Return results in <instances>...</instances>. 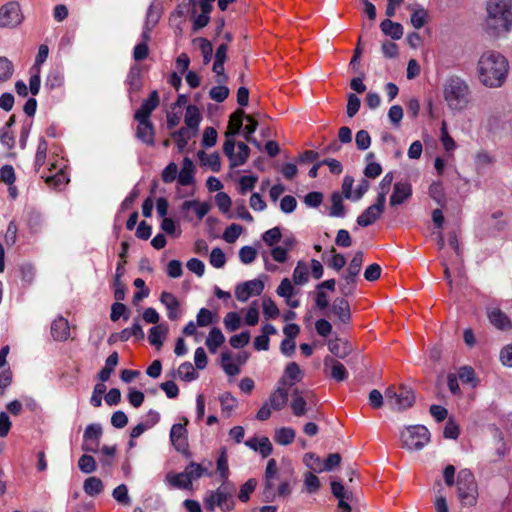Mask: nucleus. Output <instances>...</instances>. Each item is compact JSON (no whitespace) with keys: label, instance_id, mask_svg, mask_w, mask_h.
I'll list each match as a JSON object with an SVG mask.
<instances>
[{"label":"nucleus","instance_id":"f257e3e1","mask_svg":"<svg viewBox=\"0 0 512 512\" xmlns=\"http://www.w3.org/2000/svg\"><path fill=\"white\" fill-rule=\"evenodd\" d=\"M508 71V60L497 51L483 52L477 62L478 79L488 88L501 87L507 79Z\"/></svg>","mask_w":512,"mask_h":512},{"label":"nucleus","instance_id":"f03ea898","mask_svg":"<svg viewBox=\"0 0 512 512\" xmlns=\"http://www.w3.org/2000/svg\"><path fill=\"white\" fill-rule=\"evenodd\" d=\"M484 20L485 31L500 36L512 29V0H487Z\"/></svg>","mask_w":512,"mask_h":512},{"label":"nucleus","instance_id":"7ed1b4c3","mask_svg":"<svg viewBox=\"0 0 512 512\" xmlns=\"http://www.w3.org/2000/svg\"><path fill=\"white\" fill-rule=\"evenodd\" d=\"M444 100L452 111H462L470 106L472 95L468 83L460 77H450L443 88Z\"/></svg>","mask_w":512,"mask_h":512},{"label":"nucleus","instance_id":"20e7f679","mask_svg":"<svg viewBox=\"0 0 512 512\" xmlns=\"http://www.w3.org/2000/svg\"><path fill=\"white\" fill-rule=\"evenodd\" d=\"M235 488L227 482L222 484L216 490H209L204 497V507L207 511L213 512L219 508L222 512L230 511L234 507Z\"/></svg>","mask_w":512,"mask_h":512},{"label":"nucleus","instance_id":"39448f33","mask_svg":"<svg viewBox=\"0 0 512 512\" xmlns=\"http://www.w3.org/2000/svg\"><path fill=\"white\" fill-rule=\"evenodd\" d=\"M385 400L392 410L402 411L413 406L415 395L412 389L405 385L389 386L385 390Z\"/></svg>","mask_w":512,"mask_h":512},{"label":"nucleus","instance_id":"423d86ee","mask_svg":"<svg viewBox=\"0 0 512 512\" xmlns=\"http://www.w3.org/2000/svg\"><path fill=\"white\" fill-rule=\"evenodd\" d=\"M331 492L337 501L336 512H352L354 506L359 503V494L344 482H331Z\"/></svg>","mask_w":512,"mask_h":512},{"label":"nucleus","instance_id":"0eeeda50","mask_svg":"<svg viewBox=\"0 0 512 512\" xmlns=\"http://www.w3.org/2000/svg\"><path fill=\"white\" fill-rule=\"evenodd\" d=\"M24 20V16L17 1H9L0 7V29H14Z\"/></svg>","mask_w":512,"mask_h":512},{"label":"nucleus","instance_id":"6e6552de","mask_svg":"<svg viewBox=\"0 0 512 512\" xmlns=\"http://www.w3.org/2000/svg\"><path fill=\"white\" fill-rule=\"evenodd\" d=\"M235 141L233 139H226L223 145V151L230 161L232 168L243 165L250 154V148L243 142L237 144L238 151L235 153Z\"/></svg>","mask_w":512,"mask_h":512},{"label":"nucleus","instance_id":"1a4fd4ad","mask_svg":"<svg viewBox=\"0 0 512 512\" xmlns=\"http://www.w3.org/2000/svg\"><path fill=\"white\" fill-rule=\"evenodd\" d=\"M448 486L456 484L458 498L463 506H474L477 503V482H446Z\"/></svg>","mask_w":512,"mask_h":512},{"label":"nucleus","instance_id":"9d476101","mask_svg":"<svg viewBox=\"0 0 512 512\" xmlns=\"http://www.w3.org/2000/svg\"><path fill=\"white\" fill-rule=\"evenodd\" d=\"M103 434L102 426L98 423L87 425L83 434L82 450L97 453L100 446V438Z\"/></svg>","mask_w":512,"mask_h":512},{"label":"nucleus","instance_id":"9b49d317","mask_svg":"<svg viewBox=\"0 0 512 512\" xmlns=\"http://www.w3.org/2000/svg\"><path fill=\"white\" fill-rule=\"evenodd\" d=\"M264 290V283L261 280L254 279L243 282L236 286L235 297L240 302H246L251 296H258Z\"/></svg>","mask_w":512,"mask_h":512},{"label":"nucleus","instance_id":"f8f14e48","mask_svg":"<svg viewBox=\"0 0 512 512\" xmlns=\"http://www.w3.org/2000/svg\"><path fill=\"white\" fill-rule=\"evenodd\" d=\"M290 494L288 482H264L262 489V499L265 502H271L276 497H285Z\"/></svg>","mask_w":512,"mask_h":512},{"label":"nucleus","instance_id":"ddd939ff","mask_svg":"<svg viewBox=\"0 0 512 512\" xmlns=\"http://www.w3.org/2000/svg\"><path fill=\"white\" fill-rule=\"evenodd\" d=\"M385 203L384 201L380 202L377 198L374 204L367 207L363 213L357 217V224L362 227H367L375 223L381 217Z\"/></svg>","mask_w":512,"mask_h":512},{"label":"nucleus","instance_id":"4468645a","mask_svg":"<svg viewBox=\"0 0 512 512\" xmlns=\"http://www.w3.org/2000/svg\"><path fill=\"white\" fill-rule=\"evenodd\" d=\"M187 423L188 420L184 418V424H174L170 430V440L175 449L179 452H184L188 447L187 430L185 428Z\"/></svg>","mask_w":512,"mask_h":512},{"label":"nucleus","instance_id":"2eb2a0df","mask_svg":"<svg viewBox=\"0 0 512 512\" xmlns=\"http://www.w3.org/2000/svg\"><path fill=\"white\" fill-rule=\"evenodd\" d=\"M330 315H333L338 323L348 324L351 320V311L349 302L342 297L334 299L331 308Z\"/></svg>","mask_w":512,"mask_h":512},{"label":"nucleus","instance_id":"dca6fc26","mask_svg":"<svg viewBox=\"0 0 512 512\" xmlns=\"http://www.w3.org/2000/svg\"><path fill=\"white\" fill-rule=\"evenodd\" d=\"M138 122L136 137L143 143L153 146L155 143V128L150 119H135Z\"/></svg>","mask_w":512,"mask_h":512},{"label":"nucleus","instance_id":"f3484780","mask_svg":"<svg viewBox=\"0 0 512 512\" xmlns=\"http://www.w3.org/2000/svg\"><path fill=\"white\" fill-rule=\"evenodd\" d=\"M160 103L159 94L156 90L152 91L147 99H145L140 108L135 112L134 119H150L152 112Z\"/></svg>","mask_w":512,"mask_h":512},{"label":"nucleus","instance_id":"a211bd4d","mask_svg":"<svg viewBox=\"0 0 512 512\" xmlns=\"http://www.w3.org/2000/svg\"><path fill=\"white\" fill-rule=\"evenodd\" d=\"M418 425L406 427L400 434L401 445L409 451L420 450V438L417 436Z\"/></svg>","mask_w":512,"mask_h":512},{"label":"nucleus","instance_id":"6ab92c4d","mask_svg":"<svg viewBox=\"0 0 512 512\" xmlns=\"http://www.w3.org/2000/svg\"><path fill=\"white\" fill-rule=\"evenodd\" d=\"M287 402L288 388L278 383L277 387L270 394L267 403L273 410L280 411L286 406Z\"/></svg>","mask_w":512,"mask_h":512},{"label":"nucleus","instance_id":"aec40b11","mask_svg":"<svg viewBox=\"0 0 512 512\" xmlns=\"http://www.w3.org/2000/svg\"><path fill=\"white\" fill-rule=\"evenodd\" d=\"M303 373L296 362H290L285 370L283 376L278 383L287 388H290L295 382L301 381Z\"/></svg>","mask_w":512,"mask_h":512},{"label":"nucleus","instance_id":"412c9836","mask_svg":"<svg viewBox=\"0 0 512 512\" xmlns=\"http://www.w3.org/2000/svg\"><path fill=\"white\" fill-rule=\"evenodd\" d=\"M203 476H210L209 473H207V469L204 468L201 464L191 462L184 470V472L178 474L177 476L170 478L167 477V480H196L198 478H201Z\"/></svg>","mask_w":512,"mask_h":512},{"label":"nucleus","instance_id":"4be33fe9","mask_svg":"<svg viewBox=\"0 0 512 512\" xmlns=\"http://www.w3.org/2000/svg\"><path fill=\"white\" fill-rule=\"evenodd\" d=\"M412 194L411 185L407 182H397L394 184L393 193L390 197V205L397 206L410 198Z\"/></svg>","mask_w":512,"mask_h":512},{"label":"nucleus","instance_id":"5701e85b","mask_svg":"<svg viewBox=\"0 0 512 512\" xmlns=\"http://www.w3.org/2000/svg\"><path fill=\"white\" fill-rule=\"evenodd\" d=\"M51 335L56 341H65L70 336L68 320L62 316L56 318L51 325Z\"/></svg>","mask_w":512,"mask_h":512},{"label":"nucleus","instance_id":"b1692460","mask_svg":"<svg viewBox=\"0 0 512 512\" xmlns=\"http://www.w3.org/2000/svg\"><path fill=\"white\" fill-rule=\"evenodd\" d=\"M324 367L330 369V377L338 382L347 378L348 374L345 366L331 356L324 358Z\"/></svg>","mask_w":512,"mask_h":512},{"label":"nucleus","instance_id":"393cba45","mask_svg":"<svg viewBox=\"0 0 512 512\" xmlns=\"http://www.w3.org/2000/svg\"><path fill=\"white\" fill-rule=\"evenodd\" d=\"M160 301L168 310V318L177 320L180 316L178 299L172 293L164 291L160 296Z\"/></svg>","mask_w":512,"mask_h":512},{"label":"nucleus","instance_id":"a878e982","mask_svg":"<svg viewBox=\"0 0 512 512\" xmlns=\"http://www.w3.org/2000/svg\"><path fill=\"white\" fill-rule=\"evenodd\" d=\"M245 444L251 449L258 451L262 457H268L273 450L272 444L267 437H253L248 439Z\"/></svg>","mask_w":512,"mask_h":512},{"label":"nucleus","instance_id":"bb28decb","mask_svg":"<svg viewBox=\"0 0 512 512\" xmlns=\"http://www.w3.org/2000/svg\"><path fill=\"white\" fill-rule=\"evenodd\" d=\"M178 182L182 186H188L194 182V164L188 157L183 159L182 168L178 172Z\"/></svg>","mask_w":512,"mask_h":512},{"label":"nucleus","instance_id":"cd10ccee","mask_svg":"<svg viewBox=\"0 0 512 512\" xmlns=\"http://www.w3.org/2000/svg\"><path fill=\"white\" fill-rule=\"evenodd\" d=\"M291 410L296 417H301L306 415L307 408V400L303 396L302 392L299 389H295L292 393V401L290 403Z\"/></svg>","mask_w":512,"mask_h":512},{"label":"nucleus","instance_id":"c85d7f7f","mask_svg":"<svg viewBox=\"0 0 512 512\" xmlns=\"http://www.w3.org/2000/svg\"><path fill=\"white\" fill-rule=\"evenodd\" d=\"M490 322L498 329L506 330L511 328V321L507 315L498 308L488 310Z\"/></svg>","mask_w":512,"mask_h":512},{"label":"nucleus","instance_id":"c756f323","mask_svg":"<svg viewBox=\"0 0 512 512\" xmlns=\"http://www.w3.org/2000/svg\"><path fill=\"white\" fill-rule=\"evenodd\" d=\"M380 29L386 36L391 37L393 40H399L403 36V26L398 22L385 19L380 24Z\"/></svg>","mask_w":512,"mask_h":512},{"label":"nucleus","instance_id":"7c9ffc66","mask_svg":"<svg viewBox=\"0 0 512 512\" xmlns=\"http://www.w3.org/2000/svg\"><path fill=\"white\" fill-rule=\"evenodd\" d=\"M245 113L242 109L236 110L231 116L228 124V130L225 133L226 139H232L231 137L239 133L243 125V119H245Z\"/></svg>","mask_w":512,"mask_h":512},{"label":"nucleus","instance_id":"2f4dec72","mask_svg":"<svg viewBox=\"0 0 512 512\" xmlns=\"http://www.w3.org/2000/svg\"><path fill=\"white\" fill-rule=\"evenodd\" d=\"M225 342V337L221 330L214 327L210 330L205 344L211 353H216L218 348Z\"/></svg>","mask_w":512,"mask_h":512},{"label":"nucleus","instance_id":"473e14b6","mask_svg":"<svg viewBox=\"0 0 512 512\" xmlns=\"http://www.w3.org/2000/svg\"><path fill=\"white\" fill-rule=\"evenodd\" d=\"M201 165L209 167L213 172H219L221 169V161L218 153L207 154L204 151L197 153Z\"/></svg>","mask_w":512,"mask_h":512},{"label":"nucleus","instance_id":"72a5a7b5","mask_svg":"<svg viewBox=\"0 0 512 512\" xmlns=\"http://www.w3.org/2000/svg\"><path fill=\"white\" fill-rule=\"evenodd\" d=\"M168 333V327L164 324L153 326L148 335L149 343L160 349L163 345L162 338Z\"/></svg>","mask_w":512,"mask_h":512},{"label":"nucleus","instance_id":"f704fd0d","mask_svg":"<svg viewBox=\"0 0 512 512\" xmlns=\"http://www.w3.org/2000/svg\"><path fill=\"white\" fill-rule=\"evenodd\" d=\"M184 120H185V124L187 127L197 131L199 123L201 121V115H200V111H199L198 107L195 105H189L186 108Z\"/></svg>","mask_w":512,"mask_h":512},{"label":"nucleus","instance_id":"c9c22d12","mask_svg":"<svg viewBox=\"0 0 512 512\" xmlns=\"http://www.w3.org/2000/svg\"><path fill=\"white\" fill-rule=\"evenodd\" d=\"M408 8L412 11L411 15V24L415 29H421L427 22L428 12L424 8H414L412 6H408Z\"/></svg>","mask_w":512,"mask_h":512},{"label":"nucleus","instance_id":"e433bc0d","mask_svg":"<svg viewBox=\"0 0 512 512\" xmlns=\"http://www.w3.org/2000/svg\"><path fill=\"white\" fill-rule=\"evenodd\" d=\"M197 131L189 127H182L177 132H174L172 137L176 140L178 148L183 149L188 144V141L195 136Z\"/></svg>","mask_w":512,"mask_h":512},{"label":"nucleus","instance_id":"4c0bfd02","mask_svg":"<svg viewBox=\"0 0 512 512\" xmlns=\"http://www.w3.org/2000/svg\"><path fill=\"white\" fill-rule=\"evenodd\" d=\"M221 410L226 417H230L231 413L238 405L237 399L229 392L220 396Z\"/></svg>","mask_w":512,"mask_h":512},{"label":"nucleus","instance_id":"58836bf2","mask_svg":"<svg viewBox=\"0 0 512 512\" xmlns=\"http://www.w3.org/2000/svg\"><path fill=\"white\" fill-rule=\"evenodd\" d=\"M295 430L290 427H282L275 431L274 440L280 445H289L295 439Z\"/></svg>","mask_w":512,"mask_h":512},{"label":"nucleus","instance_id":"ea45409f","mask_svg":"<svg viewBox=\"0 0 512 512\" xmlns=\"http://www.w3.org/2000/svg\"><path fill=\"white\" fill-rule=\"evenodd\" d=\"M177 374L181 380L186 382H191L198 378V373L190 362L182 363L177 370Z\"/></svg>","mask_w":512,"mask_h":512},{"label":"nucleus","instance_id":"a19ab883","mask_svg":"<svg viewBox=\"0 0 512 512\" xmlns=\"http://www.w3.org/2000/svg\"><path fill=\"white\" fill-rule=\"evenodd\" d=\"M99 453V461L103 466H111L114 462L115 454H116V446H108L104 445L100 450L98 449Z\"/></svg>","mask_w":512,"mask_h":512},{"label":"nucleus","instance_id":"79ce46f5","mask_svg":"<svg viewBox=\"0 0 512 512\" xmlns=\"http://www.w3.org/2000/svg\"><path fill=\"white\" fill-rule=\"evenodd\" d=\"M309 271L307 265L299 261L293 271V281L297 285H303L308 281Z\"/></svg>","mask_w":512,"mask_h":512},{"label":"nucleus","instance_id":"37998d69","mask_svg":"<svg viewBox=\"0 0 512 512\" xmlns=\"http://www.w3.org/2000/svg\"><path fill=\"white\" fill-rule=\"evenodd\" d=\"M232 356L229 352L221 354V366L225 373L229 376H235L240 373V368L237 364L231 362Z\"/></svg>","mask_w":512,"mask_h":512},{"label":"nucleus","instance_id":"c03bdc74","mask_svg":"<svg viewBox=\"0 0 512 512\" xmlns=\"http://www.w3.org/2000/svg\"><path fill=\"white\" fill-rule=\"evenodd\" d=\"M331 209L330 216L332 217H343L345 215V208L343 205V200L341 194L338 192H334L331 196Z\"/></svg>","mask_w":512,"mask_h":512},{"label":"nucleus","instance_id":"a18cd8bd","mask_svg":"<svg viewBox=\"0 0 512 512\" xmlns=\"http://www.w3.org/2000/svg\"><path fill=\"white\" fill-rule=\"evenodd\" d=\"M394 176L392 172L387 173L381 180L378 186V195L377 198L380 202H386V196L390 191Z\"/></svg>","mask_w":512,"mask_h":512},{"label":"nucleus","instance_id":"49530a36","mask_svg":"<svg viewBox=\"0 0 512 512\" xmlns=\"http://www.w3.org/2000/svg\"><path fill=\"white\" fill-rule=\"evenodd\" d=\"M304 463L306 466L315 473H321L324 471L323 460L314 453H307L304 456Z\"/></svg>","mask_w":512,"mask_h":512},{"label":"nucleus","instance_id":"de8ad7c7","mask_svg":"<svg viewBox=\"0 0 512 512\" xmlns=\"http://www.w3.org/2000/svg\"><path fill=\"white\" fill-rule=\"evenodd\" d=\"M429 196L440 206H445L446 198L443 187L440 183L434 182L429 187Z\"/></svg>","mask_w":512,"mask_h":512},{"label":"nucleus","instance_id":"09e8293b","mask_svg":"<svg viewBox=\"0 0 512 512\" xmlns=\"http://www.w3.org/2000/svg\"><path fill=\"white\" fill-rule=\"evenodd\" d=\"M13 72V63L7 57H0V84L8 81Z\"/></svg>","mask_w":512,"mask_h":512},{"label":"nucleus","instance_id":"8fccbe9b","mask_svg":"<svg viewBox=\"0 0 512 512\" xmlns=\"http://www.w3.org/2000/svg\"><path fill=\"white\" fill-rule=\"evenodd\" d=\"M48 150V143L44 138L39 140L35 155V169L38 171L45 163Z\"/></svg>","mask_w":512,"mask_h":512},{"label":"nucleus","instance_id":"3c124183","mask_svg":"<svg viewBox=\"0 0 512 512\" xmlns=\"http://www.w3.org/2000/svg\"><path fill=\"white\" fill-rule=\"evenodd\" d=\"M113 498L121 505L129 506L131 499L128 495V488L125 484L117 486L112 493Z\"/></svg>","mask_w":512,"mask_h":512},{"label":"nucleus","instance_id":"603ef678","mask_svg":"<svg viewBox=\"0 0 512 512\" xmlns=\"http://www.w3.org/2000/svg\"><path fill=\"white\" fill-rule=\"evenodd\" d=\"M45 182L49 187H52L54 189H60L68 182V179L64 172L58 171L53 176H47L45 178Z\"/></svg>","mask_w":512,"mask_h":512},{"label":"nucleus","instance_id":"864d4df0","mask_svg":"<svg viewBox=\"0 0 512 512\" xmlns=\"http://www.w3.org/2000/svg\"><path fill=\"white\" fill-rule=\"evenodd\" d=\"M357 276H350L349 273H346L343 276V281L339 285L340 292L345 295L349 296L353 294L355 290V279Z\"/></svg>","mask_w":512,"mask_h":512},{"label":"nucleus","instance_id":"5fc2aeb1","mask_svg":"<svg viewBox=\"0 0 512 512\" xmlns=\"http://www.w3.org/2000/svg\"><path fill=\"white\" fill-rule=\"evenodd\" d=\"M242 231L243 229L240 225L233 223L225 229L223 239L227 243H234L239 238Z\"/></svg>","mask_w":512,"mask_h":512},{"label":"nucleus","instance_id":"6e6d98bb","mask_svg":"<svg viewBox=\"0 0 512 512\" xmlns=\"http://www.w3.org/2000/svg\"><path fill=\"white\" fill-rule=\"evenodd\" d=\"M262 306L263 313L266 318L274 319L279 316L280 311L271 298H264Z\"/></svg>","mask_w":512,"mask_h":512},{"label":"nucleus","instance_id":"4d7b16f0","mask_svg":"<svg viewBox=\"0 0 512 512\" xmlns=\"http://www.w3.org/2000/svg\"><path fill=\"white\" fill-rule=\"evenodd\" d=\"M277 294L283 298H292L296 291L288 278H284L276 290Z\"/></svg>","mask_w":512,"mask_h":512},{"label":"nucleus","instance_id":"13d9d810","mask_svg":"<svg viewBox=\"0 0 512 512\" xmlns=\"http://www.w3.org/2000/svg\"><path fill=\"white\" fill-rule=\"evenodd\" d=\"M363 256V252L361 251L356 252L355 255L353 256L347 269V273H349L350 276H358V274L360 273L363 263Z\"/></svg>","mask_w":512,"mask_h":512},{"label":"nucleus","instance_id":"bf43d9fd","mask_svg":"<svg viewBox=\"0 0 512 512\" xmlns=\"http://www.w3.org/2000/svg\"><path fill=\"white\" fill-rule=\"evenodd\" d=\"M281 230L279 227H274L263 233L262 239L268 246H274L281 239Z\"/></svg>","mask_w":512,"mask_h":512},{"label":"nucleus","instance_id":"052dcab7","mask_svg":"<svg viewBox=\"0 0 512 512\" xmlns=\"http://www.w3.org/2000/svg\"><path fill=\"white\" fill-rule=\"evenodd\" d=\"M257 180L256 176H242L239 179V193L245 195L247 192L252 191Z\"/></svg>","mask_w":512,"mask_h":512},{"label":"nucleus","instance_id":"680f3d73","mask_svg":"<svg viewBox=\"0 0 512 512\" xmlns=\"http://www.w3.org/2000/svg\"><path fill=\"white\" fill-rule=\"evenodd\" d=\"M210 264L215 268H222L226 263V257L222 249L214 248L210 253Z\"/></svg>","mask_w":512,"mask_h":512},{"label":"nucleus","instance_id":"e2e57ef3","mask_svg":"<svg viewBox=\"0 0 512 512\" xmlns=\"http://www.w3.org/2000/svg\"><path fill=\"white\" fill-rule=\"evenodd\" d=\"M257 256V251L252 246H244L239 250V258L243 264L252 263Z\"/></svg>","mask_w":512,"mask_h":512},{"label":"nucleus","instance_id":"0e129e2a","mask_svg":"<svg viewBox=\"0 0 512 512\" xmlns=\"http://www.w3.org/2000/svg\"><path fill=\"white\" fill-rule=\"evenodd\" d=\"M79 469L84 473H91L95 470V459L90 455H83L78 461Z\"/></svg>","mask_w":512,"mask_h":512},{"label":"nucleus","instance_id":"69168bd1","mask_svg":"<svg viewBox=\"0 0 512 512\" xmlns=\"http://www.w3.org/2000/svg\"><path fill=\"white\" fill-rule=\"evenodd\" d=\"M249 340H250V334L248 331H245V332H241L240 334L233 335L230 338L229 342L233 348L239 349V348L246 346L249 343Z\"/></svg>","mask_w":512,"mask_h":512},{"label":"nucleus","instance_id":"338daca9","mask_svg":"<svg viewBox=\"0 0 512 512\" xmlns=\"http://www.w3.org/2000/svg\"><path fill=\"white\" fill-rule=\"evenodd\" d=\"M178 178V166L176 163H169L162 172V180L165 183H171Z\"/></svg>","mask_w":512,"mask_h":512},{"label":"nucleus","instance_id":"774afa93","mask_svg":"<svg viewBox=\"0 0 512 512\" xmlns=\"http://www.w3.org/2000/svg\"><path fill=\"white\" fill-rule=\"evenodd\" d=\"M210 98L216 102H223L229 95V89L226 86L219 85L211 88Z\"/></svg>","mask_w":512,"mask_h":512}]
</instances>
